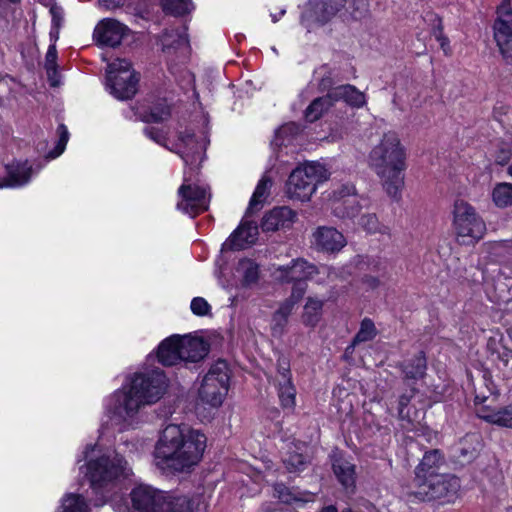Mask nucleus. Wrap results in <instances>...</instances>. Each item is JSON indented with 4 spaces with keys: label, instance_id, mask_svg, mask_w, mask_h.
Masks as SVG:
<instances>
[{
    "label": "nucleus",
    "instance_id": "f257e3e1",
    "mask_svg": "<svg viewBox=\"0 0 512 512\" xmlns=\"http://www.w3.org/2000/svg\"><path fill=\"white\" fill-rule=\"evenodd\" d=\"M166 388L167 378L161 370L135 373L104 400V412L110 425L120 432L134 429L140 422L141 409L156 403Z\"/></svg>",
    "mask_w": 512,
    "mask_h": 512
},
{
    "label": "nucleus",
    "instance_id": "f03ea898",
    "mask_svg": "<svg viewBox=\"0 0 512 512\" xmlns=\"http://www.w3.org/2000/svg\"><path fill=\"white\" fill-rule=\"evenodd\" d=\"M206 447V436L186 425L169 424L161 432L154 449L155 465L169 472H189Z\"/></svg>",
    "mask_w": 512,
    "mask_h": 512
},
{
    "label": "nucleus",
    "instance_id": "7ed1b4c3",
    "mask_svg": "<svg viewBox=\"0 0 512 512\" xmlns=\"http://www.w3.org/2000/svg\"><path fill=\"white\" fill-rule=\"evenodd\" d=\"M82 460L86 463L79 469L88 478L95 493L101 494V504L108 501L110 496L107 493L115 484L131 473L127 461L116 450L103 448L99 443L87 445L77 457V463Z\"/></svg>",
    "mask_w": 512,
    "mask_h": 512
},
{
    "label": "nucleus",
    "instance_id": "20e7f679",
    "mask_svg": "<svg viewBox=\"0 0 512 512\" xmlns=\"http://www.w3.org/2000/svg\"><path fill=\"white\" fill-rule=\"evenodd\" d=\"M405 151L396 133L383 135L369 154V165L381 179L386 193L398 200L404 185Z\"/></svg>",
    "mask_w": 512,
    "mask_h": 512
},
{
    "label": "nucleus",
    "instance_id": "39448f33",
    "mask_svg": "<svg viewBox=\"0 0 512 512\" xmlns=\"http://www.w3.org/2000/svg\"><path fill=\"white\" fill-rule=\"evenodd\" d=\"M230 369L226 361L212 364L202 379L195 405L197 413L220 407L228 393Z\"/></svg>",
    "mask_w": 512,
    "mask_h": 512
},
{
    "label": "nucleus",
    "instance_id": "423d86ee",
    "mask_svg": "<svg viewBox=\"0 0 512 512\" xmlns=\"http://www.w3.org/2000/svg\"><path fill=\"white\" fill-rule=\"evenodd\" d=\"M144 134L155 143L179 155L185 165H194L198 159L202 160L209 143L206 135L202 134L200 137H196L189 132L179 133L177 141H170L163 129L153 126L145 127Z\"/></svg>",
    "mask_w": 512,
    "mask_h": 512
},
{
    "label": "nucleus",
    "instance_id": "0eeeda50",
    "mask_svg": "<svg viewBox=\"0 0 512 512\" xmlns=\"http://www.w3.org/2000/svg\"><path fill=\"white\" fill-rule=\"evenodd\" d=\"M202 160H197L194 165H186L184 170L183 183L178 188V201L176 208L191 217L206 211L210 204L211 193L207 184L194 177Z\"/></svg>",
    "mask_w": 512,
    "mask_h": 512
},
{
    "label": "nucleus",
    "instance_id": "6e6552de",
    "mask_svg": "<svg viewBox=\"0 0 512 512\" xmlns=\"http://www.w3.org/2000/svg\"><path fill=\"white\" fill-rule=\"evenodd\" d=\"M416 482L415 490L408 494L410 501H435L439 504L453 503L459 496L460 479L452 474L429 475Z\"/></svg>",
    "mask_w": 512,
    "mask_h": 512
},
{
    "label": "nucleus",
    "instance_id": "1a4fd4ad",
    "mask_svg": "<svg viewBox=\"0 0 512 512\" xmlns=\"http://www.w3.org/2000/svg\"><path fill=\"white\" fill-rule=\"evenodd\" d=\"M453 215V225L460 244L471 245L484 236L486 225L471 204L464 200L455 201Z\"/></svg>",
    "mask_w": 512,
    "mask_h": 512
},
{
    "label": "nucleus",
    "instance_id": "9d476101",
    "mask_svg": "<svg viewBox=\"0 0 512 512\" xmlns=\"http://www.w3.org/2000/svg\"><path fill=\"white\" fill-rule=\"evenodd\" d=\"M323 205L326 210H330L331 214L339 219L355 218L364 205L362 202L367 199L359 196L357 189L352 183L338 185L330 192H326Z\"/></svg>",
    "mask_w": 512,
    "mask_h": 512
},
{
    "label": "nucleus",
    "instance_id": "9b49d317",
    "mask_svg": "<svg viewBox=\"0 0 512 512\" xmlns=\"http://www.w3.org/2000/svg\"><path fill=\"white\" fill-rule=\"evenodd\" d=\"M139 78L126 59H117L108 64L107 88L119 100L132 98L137 92Z\"/></svg>",
    "mask_w": 512,
    "mask_h": 512
},
{
    "label": "nucleus",
    "instance_id": "f8f14e48",
    "mask_svg": "<svg viewBox=\"0 0 512 512\" xmlns=\"http://www.w3.org/2000/svg\"><path fill=\"white\" fill-rule=\"evenodd\" d=\"M319 165L305 164L294 169L286 183V193L289 198L307 201L316 191Z\"/></svg>",
    "mask_w": 512,
    "mask_h": 512
},
{
    "label": "nucleus",
    "instance_id": "ddd939ff",
    "mask_svg": "<svg viewBox=\"0 0 512 512\" xmlns=\"http://www.w3.org/2000/svg\"><path fill=\"white\" fill-rule=\"evenodd\" d=\"M368 0H322V24L338 16L344 21H361L370 13Z\"/></svg>",
    "mask_w": 512,
    "mask_h": 512
},
{
    "label": "nucleus",
    "instance_id": "4468645a",
    "mask_svg": "<svg viewBox=\"0 0 512 512\" xmlns=\"http://www.w3.org/2000/svg\"><path fill=\"white\" fill-rule=\"evenodd\" d=\"M315 273H317V268L314 265L308 264L303 259H296L289 265L276 267L272 276L280 282H295L291 297L299 300L306 290L307 285L304 280Z\"/></svg>",
    "mask_w": 512,
    "mask_h": 512
},
{
    "label": "nucleus",
    "instance_id": "2eb2a0df",
    "mask_svg": "<svg viewBox=\"0 0 512 512\" xmlns=\"http://www.w3.org/2000/svg\"><path fill=\"white\" fill-rule=\"evenodd\" d=\"M493 25L494 39L503 58L512 63V7L511 0H502L497 7Z\"/></svg>",
    "mask_w": 512,
    "mask_h": 512
},
{
    "label": "nucleus",
    "instance_id": "dca6fc26",
    "mask_svg": "<svg viewBox=\"0 0 512 512\" xmlns=\"http://www.w3.org/2000/svg\"><path fill=\"white\" fill-rule=\"evenodd\" d=\"M340 100L353 108H361L366 104V96L354 85L345 84L331 88L322 96V113Z\"/></svg>",
    "mask_w": 512,
    "mask_h": 512
},
{
    "label": "nucleus",
    "instance_id": "f3484780",
    "mask_svg": "<svg viewBox=\"0 0 512 512\" xmlns=\"http://www.w3.org/2000/svg\"><path fill=\"white\" fill-rule=\"evenodd\" d=\"M165 493L149 485H138L131 493L133 508L138 512H158Z\"/></svg>",
    "mask_w": 512,
    "mask_h": 512
},
{
    "label": "nucleus",
    "instance_id": "a211bd4d",
    "mask_svg": "<svg viewBox=\"0 0 512 512\" xmlns=\"http://www.w3.org/2000/svg\"><path fill=\"white\" fill-rule=\"evenodd\" d=\"M6 175L0 178L1 188H20L27 185L37 172L30 162L14 160L5 166Z\"/></svg>",
    "mask_w": 512,
    "mask_h": 512
},
{
    "label": "nucleus",
    "instance_id": "6ab92c4d",
    "mask_svg": "<svg viewBox=\"0 0 512 512\" xmlns=\"http://www.w3.org/2000/svg\"><path fill=\"white\" fill-rule=\"evenodd\" d=\"M128 31L127 27L114 19H103L95 27L93 38L101 46L119 45Z\"/></svg>",
    "mask_w": 512,
    "mask_h": 512
},
{
    "label": "nucleus",
    "instance_id": "aec40b11",
    "mask_svg": "<svg viewBox=\"0 0 512 512\" xmlns=\"http://www.w3.org/2000/svg\"><path fill=\"white\" fill-rule=\"evenodd\" d=\"M257 238V224L252 221L242 222L222 244V251L245 249L253 245Z\"/></svg>",
    "mask_w": 512,
    "mask_h": 512
},
{
    "label": "nucleus",
    "instance_id": "412c9836",
    "mask_svg": "<svg viewBox=\"0 0 512 512\" xmlns=\"http://www.w3.org/2000/svg\"><path fill=\"white\" fill-rule=\"evenodd\" d=\"M333 473L343 490L351 495L356 490V466L341 455L331 458Z\"/></svg>",
    "mask_w": 512,
    "mask_h": 512
},
{
    "label": "nucleus",
    "instance_id": "4be33fe9",
    "mask_svg": "<svg viewBox=\"0 0 512 512\" xmlns=\"http://www.w3.org/2000/svg\"><path fill=\"white\" fill-rule=\"evenodd\" d=\"M182 362H198L209 352V345L200 337L178 335Z\"/></svg>",
    "mask_w": 512,
    "mask_h": 512
},
{
    "label": "nucleus",
    "instance_id": "5701e85b",
    "mask_svg": "<svg viewBox=\"0 0 512 512\" xmlns=\"http://www.w3.org/2000/svg\"><path fill=\"white\" fill-rule=\"evenodd\" d=\"M296 219V213L289 207H277L265 214L261 227L263 231H276L292 226Z\"/></svg>",
    "mask_w": 512,
    "mask_h": 512
},
{
    "label": "nucleus",
    "instance_id": "b1692460",
    "mask_svg": "<svg viewBox=\"0 0 512 512\" xmlns=\"http://www.w3.org/2000/svg\"><path fill=\"white\" fill-rule=\"evenodd\" d=\"M300 22L306 29L307 41L312 40V34L317 39V31L320 27V0H308L303 5Z\"/></svg>",
    "mask_w": 512,
    "mask_h": 512
},
{
    "label": "nucleus",
    "instance_id": "393cba45",
    "mask_svg": "<svg viewBox=\"0 0 512 512\" xmlns=\"http://www.w3.org/2000/svg\"><path fill=\"white\" fill-rule=\"evenodd\" d=\"M157 358L164 366H174L182 363L177 334L167 337L159 344Z\"/></svg>",
    "mask_w": 512,
    "mask_h": 512
},
{
    "label": "nucleus",
    "instance_id": "a878e982",
    "mask_svg": "<svg viewBox=\"0 0 512 512\" xmlns=\"http://www.w3.org/2000/svg\"><path fill=\"white\" fill-rule=\"evenodd\" d=\"M444 463V458L440 450L433 449L427 451L419 465L415 468V482L421 481L429 475H437V468Z\"/></svg>",
    "mask_w": 512,
    "mask_h": 512
},
{
    "label": "nucleus",
    "instance_id": "bb28decb",
    "mask_svg": "<svg viewBox=\"0 0 512 512\" xmlns=\"http://www.w3.org/2000/svg\"><path fill=\"white\" fill-rule=\"evenodd\" d=\"M356 266L360 271L389 278V262L381 256H358Z\"/></svg>",
    "mask_w": 512,
    "mask_h": 512
},
{
    "label": "nucleus",
    "instance_id": "cd10ccee",
    "mask_svg": "<svg viewBox=\"0 0 512 512\" xmlns=\"http://www.w3.org/2000/svg\"><path fill=\"white\" fill-rule=\"evenodd\" d=\"M298 300L290 297L280 304L279 308L275 311L271 320V331L274 337L283 335L288 323V318L293 310L295 303Z\"/></svg>",
    "mask_w": 512,
    "mask_h": 512
},
{
    "label": "nucleus",
    "instance_id": "c85d7f7f",
    "mask_svg": "<svg viewBox=\"0 0 512 512\" xmlns=\"http://www.w3.org/2000/svg\"><path fill=\"white\" fill-rule=\"evenodd\" d=\"M477 414L479 418L488 423L512 428V405L502 407L498 410L483 407L478 410Z\"/></svg>",
    "mask_w": 512,
    "mask_h": 512
},
{
    "label": "nucleus",
    "instance_id": "c756f323",
    "mask_svg": "<svg viewBox=\"0 0 512 512\" xmlns=\"http://www.w3.org/2000/svg\"><path fill=\"white\" fill-rule=\"evenodd\" d=\"M401 370L406 379L417 380L423 378L427 369V361L423 351L403 361Z\"/></svg>",
    "mask_w": 512,
    "mask_h": 512
},
{
    "label": "nucleus",
    "instance_id": "7c9ffc66",
    "mask_svg": "<svg viewBox=\"0 0 512 512\" xmlns=\"http://www.w3.org/2000/svg\"><path fill=\"white\" fill-rule=\"evenodd\" d=\"M162 49L165 52L171 50L187 49L188 36L185 29L165 31L161 37Z\"/></svg>",
    "mask_w": 512,
    "mask_h": 512
},
{
    "label": "nucleus",
    "instance_id": "2f4dec72",
    "mask_svg": "<svg viewBox=\"0 0 512 512\" xmlns=\"http://www.w3.org/2000/svg\"><path fill=\"white\" fill-rule=\"evenodd\" d=\"M346 243L345 237L337 229L322 227V252H339Z\"/></svg>",
    "mask_w": 512,
    "mask_h": 512
},
{
    "label": "nucleus",
    "instance_id": "473e14b6",
    "mask_svg": "<svg viewBox=\"0 0 512 512\" xmlns=\"http://www.w3.org/2000/svg\"><path fill=\"white\" fill-rule=\"evenodd\" d=\"M237 273L241 277V283L244 287H250L258 282L259 266L251 259H242L238 262Z\"/></svg>",
    "mask_w": 512,
    "mask_h": 512
},
{
    "label": "nucleus",
    "instance_id": "72a5a7b5",
    "mask_svg": "<svg viewBox=\"0 0 512 512\" xmlns=\"http://www.w3.org/2000/svg\"><path fill=\"white\" fill-rule=\"evenodd\" d=\"M57 512H89V506L83 496L67 493L62 497Z\"/></svg>",
    "mask_w": 512,
    "mask_h": 512
},
{
    "label": "nucleus",
    "instance_id": "f704fd0d",
    "mask_svg": "<svg viewBox=\"0 0 512 512\" xmlns=\"http://www.w3.org/2000/svg\"><path fill=\"white\" fill-rule=\"evenodd\" d=\"M158 512H192L191 501L186 496H164Z\"/></svg>",
    "mask_w": 512,
    "mask_h": 512
},
{
    "label": "nucleus",
    "instance_id": "c9c22d12",
    "mask_svg": "<svg viewBox=\"0 0 512 512\" xmlns=\"http://www.w3.org/2000/svg\"><path fill=\"white\" fill-rule=\"evenodd\" d=\"M278 396L283 408L292 409L296 401V389L291 379L285 378L284 382L276 383Z\"/></svg>",
    "mask_w": 512,
    "mask_h": 512
},
{
    "label": "nucleus",
    "instance_id": "e433bc0d",
    "mask_svg": "<svg viewBox=\"0 0 512 512\" xmlns=\"http://www.w3.org/2000/svg\"><path fill=\"white\" fill-rule=\"evenodd\" d=\"M492 199L499 208H506L512 205V184L507 182L498 183L492 191Z\"/></svg>",
    "mask_w": 512,
    "mask_h": 512
},
{
    "label": "nucleus",
    "instance_id": "4c0bfd02",
    "mask_svg": "<svg viewBox=\"0 0 512 512\" xmlns=\"http://www.w3.org/2000/svg\"><path fill=\"white\" fill-rule=\"evenodd\" d=\"M377 335V329L370 318H364L361 321L359 331L352 340V346L373 340Z\"/></svg>",
    "mask_w": 512,
    "mask_h": 512
},
{
    "label": "nucleus",
    "instance_id": "58836bf2",
    "mask_svg": "<svg viewBox=\"0 0 512 512\" xmlns=\"http://www.w3.org/2000/svg\"><path fill=\"white\" fill-rule=\"evenodd\" d=\"M271 186V180L263 176L258 182L256 189L250 199L249 202V211H254L258 209V206L266 199L268 196V191Z\"/></svg>",
    "mask_w": 512,
    "mask_h": 512
},
{
    "label": "nucleus",
    "instance_id": "ea45409f",
    "mask_svg": "<svg viewBox=\"0 0 512 512\" xmlns=\"http://www.w3.org/2000/svg\"><path fill=\"white\" fill-rule=\"evenodd\" d=\"M162 7L167 14L174 16L190 13L194 9L192 0H164Z\"/></svg>",
    "mask_w": 512,
    "mask_h": 512
},
{
    "label": "nucleus",
    "instance_id": "a19ab883",
    "mask_svg": "<svg viewBox=\"0 0 512 512\" xmlns=\"http://www.w3.org/2000/svg\"><path fill=\"white\" fill-rule=\"evenodd\" d=\"M171 111L169 105L164 101L160 102L141 115L145 122H162L170 117Z\"/></svg>",
    "mask_w": 512,
    "mask_h": 512
},
{
    "label": "nucleus",
    "instance_id": "79ce46f5",
    "mask_svg": "<svg viewBox=\"0 0 512 512\" xmlns=\"http://www.w3.org/2000/svg\"><path fill=\"white\" fill-rule=\"evenodd\" d=\"M430 20H433L435 24L432 27L431 33L435 37V39L439 42L441 49L445 53V55H449L451 52L450 49V41L448 37H446L443 33L442 21L435 14H428Z\"/></svg>",
    "mask_w": 512,
    "mask_h": 512
},
{
    "label": "nucleus",
    "instance_id": "37998d69",
    "mask_svg": "<svg viewBox=\"0 0 512 512\" xmlns=\"http://www.w3.org/2000/svg\"><path fill=\"white\" fill-rule=\"evenodd\" d=\"M320 303L315 298H309L303 313V321L306 325L316 326L320 321Z\"/></svg>",
    "mask_w": 512,
    "mask_h": 512
},
{
    "label": "nucleus",
    "instance_id": "c03bdc74",
    "mask_svg": "<svg viewBox=\"0 0 512 512\" xmlns=\"http://www.w3.org/2000/svg\"><path fill=\"white\" fill-rule=\"evenodd\" d=\"M57 133L59 136V140L54 148V150L50 151L47 155L48 159H55L58 156H60L67 145V142L69 140V132L67 130V127L64 124H60L57 128Z\"/></svg>",
    "mask_w": 512,
    "mask_h": 512
},
{
    "label": "nucleus",
    "instance_id": "a18cd8bd",
    "mask_svg": "<svg viewBox=\"0 0 512 512\" xmlns=\"http://www.w3.org/2000/svg\"><path fill=\"white\" fill-rule=\"evenodd\" d=\"M283 463L290 472L300 471L306 463L302 453L291 451L283 458Z\"/></svg>",
    "mask_w": 512,
    "mask_h": 512
},
{
    "label": "nucleus",
    "instance_id": "49530a36",
    "mask_svg": "<svg viewBox=\"0 0 512 512\" xmlns=\"http://www.w3.org/2000/svg\"><path fill=\"white\" fill-rule=\"evenodd\" d=\"M469 440H471L472 442L474 440L477 441L478 437L476 435L466 436L460 442L459 457L464 462H471L473 459H475L477 457V454H478V450L476 447L466 446L468 444Z\"/></svg>",
    "mask_w": 512,
    "mask_h": 512
},
{
    "label": "nucleus",
    "instance_id": "de8ad7c7",
    "mask_svg": "<svg viewBox=\"0 0 512 512\" xmlns=\"http://www.w3.org/2000/svg\"><path fill=\"white\" fill-rule=\"evenodd\" d=\"M300 97L303 100H313L315 97H320V78L316 77V69L313 71L312 80L301 91Z\"/></svg>",
    "mask_w": 512,
    "mask_h": 512
},
{
    "label": "nucleus",
    "instance_id": "09e8293b",
    "mask_svg": "<svg viewBox=\"0 0 512 512\" xmlns=\"http://www.w3.org/2000/svg\"><path fill=\"white\" fill-rule=\"evenodd\" d=\"M299 127L295 123H288L283 126H281L277 131L275 135V144L278 146L284 145L286 138L289 136H293L298 133Z\"/></svg>",
    "mask_w": 512,
    "mask_h": 512
},
{
    "label": "nucleus",
    "instance_id": "8fccbe9b",
    "mask_svg": "<svg viewBox=\"0 0 512 512\" xmlns=\"http://www.w3.org/2000/svg\"><path fill=\"white\" fill-rule=\"evenodd\" d=\"M359 225L370 234L381 231L379 220L374 213L362 215L359 220Z\"/></svg>",
    "mask_w": 512,
    "mask_h": 512
},
{
    "label": "nucleus",
    "instance_id": "3c124183",
    "mask_svg": "<svg viewBox=\"0 0 512 512\" xmlns=\"http://www.w3.org/2000/svg\"><path fill=\"white\" fill-rule=\"evenodd\" d=\"M304 118L309 123H313L320 118V97L313 98L304 112Z\"/></svg>",
    "mask_w": 512,
    "mask_h": 512
},
{
    "label": "nucleus",
    "instance_id": "603ef678",
    "mask_svg": "<svg viewBox=\"0 0 512 512\" xmlns=\"http://www.w3.org/2000/svg\"><path fill=\"white\" fill-rule=\"evenodd\" d=\"M191 311L197 316H205L209 314L211 306L202 297H195L190 304Z\"/></svg>",
    "mask_w": 512,
    "mask_h": 512
},
{
    "label": "nucleus",
    "instance_id": "864d4df0",
    "mask_svg": "<svg viewBox=\"0 0 512 512\" xmlns=\"http://www.w3.org/2000/svg\"><path fill=\"white\" fill-rule=\"evenodd\" d=\"M291 379L290 365L285 358H280L277 363V374L275 377V384L284 382V379Z\"/></svg>",
    "mask_w": 512,
    "mask_h": 512
},
{
    "label": "nucleus",
    "instance_id": "5fc2aeb1",
    "mask_svg": "<svg viewBox=\"0 0 512 512\" xmlns=\"http://www.w3.org/2000/svg\"><path fill=\"white\" fill-rule=\"evenodd\" d=\"M386 278H382L379 275H374L370 273H366L362 276L361 282L367 289H377L379 288L384 282Z\"/></svg>",
    "mask_w": 512,
    "mask_h": 512
},
{
    "label": "nucleus",
    "instance_id": "6e6d98bb",
    "mask_svg": "<svg viewBox=\"0 0 512 512\" xmlns=\"http://www.w3.org/2000/svg\"><path fill=\"white\" fill-rule=\"evenodd\" d=\"M275 496L279 499V501L291 504L296 498L293 496L291 491L283 484H277L274 487Z\"/></svg>",
    "mask_w": 512,
    "mask_h": 512
},
{
    "label": "nucleus",
    "instance_id": "4d7b16f0",
    "mask_svg": "<svg viewBox=\"0 0 512 512\" xmlns=\"http://www.w3.org/2000/svg\"><path fill=\"white\" fill-rule=\"evenodd\" d=\"M56 59H57V50L54 44L50 45L48 51L46 53V70L47 74L50 75L51 72L56 73Z\"/></svg>",
    "mask_w": 512,
    "mask_h": 512
},
{
    "label": "nucleus",
    "instance_id": "13d9d810",
    "mask_svg": "<svg viewBox=\"0 0 512 512\" xmlns=\"http://www.w3.org/2000/svg\"><path fill=\"white\" fill-rule=\"evenodd\" d=\"M415 393V389H411L409 394H402L399 397L398 401V415L401 419L407 418L409 415L405 412V408L409 404L410 400L412 399L413 395Z\"/></svg>",
    "mask_w": 512,
    "mask_h": 512
},
{
    "label": "nucleus",
    "instance_id": "bf43d9fd",
    "mask_svg": "<svg viewBox=\"0 0 512 512\" xmlns=\"http://www.w3.org/2000/svg\"><path fill=\"white\" fill-rule=\"evenodd\" d=\"M342 135V127L341 125L337 124L336 127L332 129V132L328 136L322 137V141L327 140L329 142H334L342 138Z\"/></svg>",
    "mask_w": 512,
    "mask_h": 512
},
{
    "label": "nucleus",
    "instance_id": "052dcab7",
    "mask_svg": "<svg viewBox=\"0 0 512 512\" xmlns=\"http://www.w3.org/2000/svg\"><path fill=\"white\" fill-rule=\"evenodd\" d=\"M101 6L110 9L119 5L120 0H99Z\"/></svg>",
    "mask_w": 512,
    "mask_h": 512
},
{
    "label": "nucleus",
    "instance_id": "680f3d73",
    "mask_svg": "<svg viewBox=\"0 0 512 512\" xmlns=\"http://www.w3.org/2000/svg\"><path fill=\"white\" fill-rule=\"evenodd\" d=\"M48 78L52 86H57L59 84V81L57 79V72L55 74L51 72L50 75L48 74Z\"/></svg>",
    "mask_w": 512,
    "mask_h": 512
},
{
    "label": "nucleus",
    "instance_id": "e2e57ef3",
    "mask_svg": "<svg viewBox=\"0 0 512 512\" xmlns=\"http://www.w3.org/2000/svg\"><path fill=\"white\" fill-rule=\"evenodd\" d=\"M51 13L53 15V24L58 27L59 26V21H60V18L59 16L57 15V11H56V8H51Z\"/></svg>",
    "mask_w": 512,
    "mask_h": 512
},
{
    "label": "nucleus",
    "instance_id": "0e129e2a",
    "mask_svg": "<svg viewBox=\"0 0 512 512\" xmlns=\"http://www.w3.org/2000/svg\"><path fill=\"white\" fill-rule=\"evenodd\" d=\"M286 13L285 9H282L278 14H271L272 21L276 23Z\"/></svg>",
    "mask_w": 512,
    "mask_h": 512
},
{
    "label": "nucleus",
    "instance_id": "69168bd1",
    "mask_svg": "<svg viewBox=\"0 0 512 512\" xmlns=\"http://www.w3.org/2000/svg\"><path fill=\"white\" fill-rule=\"evenodd\" d=\"M322 512H338V509L335 505H328L322 507Z\"/></svg>",
    "mask_w": 512,
    "mask_h": 512
},
{
    "label": "nucleus",
    "instance_id": "338daca9",
    "mask_svg": "<svg viewBox=\"0 0 512 512\" xmlns=\"http://www.w3.org/2000/svg\"><path fill=\"white\" fill-rule=\"evenodd\" d=\"M321 177H322V182L326 181L327 179H329L330 177V173H328V171L326 170V168L324 167V165H322V174H321Z\"/></svg>",
    "mask_w": 512,
    "mask_h": 512
},
{
    "label": "nucleus",
    "instance_id": "774afa93",
    "mask_svg": "<svg viewBox=\"0 0 512 512\" xmlns=\"http://www.w3.org/2000/svg\"><path fill=\"white\" fill-rule=\"evenodd\" d=\"M507 173L512 177V163L508 166Z\"/></svg>",
    "mask_w": 512,
    "mask_h": 512
}]
</instances>
